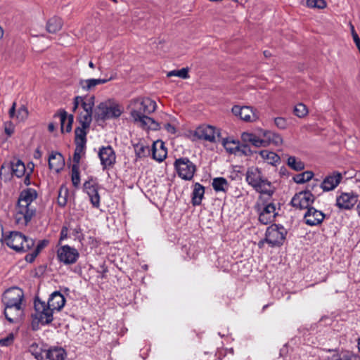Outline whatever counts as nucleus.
Returning a JSON list of instances; mask_svg holds the SVG:
<instances>
[{
	"instance_id": "obj_52",
	"label": "nucleus",
	"mask_w": 360,
	"mask_h": 360,
	"mask_svg": "<svg viewBox=\"0 0 360 360\" xmlns=\"http://www.w3.org/2000/svg\"><path fill=\"white\" fill-rule=\"evenodd\" d=\"M14 335L13 333L8 334L6 338L0 339V347H8L13 344Z\"/></svg>"
},
{
	"instance_id": "obj_4",
	"label": "nucleus",
	"mask_w": 360,
	"mask_h": 360,
	"mask_svg": "<svg viewBox=\"0 0 360 360\" xmlns=\"http://www.w3.org/2000/svg\"><path fill=\"white\" fill-rule=\"evenodd\" d=\"M34 312L32 314V327L33 330L38 329L39 324L43 326L51 323L53 320V311L44 301L35 298L34 302Z\"/></svg>"
},
{
	"instance_id": "obj_44",
	"label": "nucleus",
	"mask_w": 360,
	"mask_h": 360,
	"mask_svg": "<svg viewBox=\"0 0 360 360\" xmlns=\"http://www.w3.org/2000/svg\"><path fill=\"white\" fill-rule=\"evenodd\" d=\"M167 77H178L181 79H188V78H189L188 68H181V70H174L169 71L167 72Z\"/></svg>"
},
{
	"instance_id": "obj_62",
	"label": "nucleus",
	"mask_w": 360,
	"mask_h": 360,
	"mask_svg": "<svg viewBox=\"0 0 360 360\" xmlns=\"http://www.w3.org/2000/svg\"><path fill=\"white\" fill-rule=\"evenodd\" d=\"M236 266L238 268H240V266L245 268V264H243V262H237Z\"/></svg>"
},
{
	"instance_id": "obj_55",
	"label": "nucleus",
	"mask_w": 360,
	"mask_h": 360,
	"mask_svg": "<svg viewBox=\"0 0 360 360\" xmlns=\"http://www.w3.org/2000/svg\"><path fill=\"white\" fill-rule=\"evenodd\" d=\"M165 129L172 134H174L176 131L175 127L169 123L165 124Z\"/></svg>"
},
{
	"instance_id": "obj_56",
	"label": "nucleus",
	"mask_w": 360,
	"mask_h": 360,
	"mask_svg": "<svg viewBox=\"0 0 360 360\" xmlns=\"http://www.w3.org/2000/svg\"><path fill=\"white\" fill-rule=\"evenodd\" d=\"M15 108H16V103L13 102L11 108H10V110L8 111L9 117L11 119L14 118L15 117H16Z\"/></svg>"
},
{
	"instance_id": "obj_5",
	"label": "nucleus",
	"mask_w": 360,
	"mask_h": 360,
	"mask_svg": "<svg viewBox=\"0 0 360 360\" xmlns=\"http://www.w3.org/2000/svg\"><path fill=\"white\" fill-rule=\"evenodd\" d=\"M123 112L122 106L113 100H107L100 103L94 110V118L96 121L119 117Z\"/></svg>"
},
{
	"instance_id": "obj_26",
	"label": "nucleus",
	"mask_w": 360,
	"mask_h": 360,
	"mask_svg": "<svg viewBox=\"0 0 360 360\" xmlns=\"http://www.w3.org/2000/svg\"><path fill=\"white\" fill-rule=\"evenodd\" d=\"M150 150L152 151L153 158L160 162H162L167 155L165 143L160 140L153 143Z\"/></svg>"
},
{
	"instance_id": "obj_17",
	"label": "nucleus",
	"mask_w": 360,
	"mask_h": 360,
	"mask_svg": "<svg viewBox=\"0 0 360 360\" xmlns=\"http://www.w3.org/2000/svg\"><path fill=\"white\" fill-rule=\"evenodd\" d=\"M4 306V314L7 321L11 323L19 322L23 314L24 304H8Z\"/></svg>"
},
{
	"instance_id": "obj_19",
	"label": "nucleus",
	"mask_w": 360,
	"mask_h": 360,
	"mask_svg": "<svg viewBox=\"0 0 360 360\" xmlns=\"http://www.w3.org/2000/svg\"><path fill=\"white\" fill-rule=\"evenodd\" d=\"M249 143L258 148L267 147L266 130L258 127L249 133Z\"/></svg>"
},
{
	"instance_id": "obj_39",
	"label": "nucleus",
	"mask_w": 360,
	"mask_h": 360,
	"mask_svg": "<svg viewBox=\"0 0 360 360\" xmlns=\"http://www.w3.org/2000/svg\"><path fill=\"white\" fill-rule=\"evenodd\" d=\"M314 176V173L311 171H305L302 173L296 174L293 176V181L297 184H304L311 180Z\"/></svg>"
},
{
	"instance_id": "obj_29",
	"label": "nucleus",
	"mask_w": 360,
	"mask_h": 360,
	"mask_svg": "<svg viewBox=\"0 0 360 360\" xmlns=\"http://www.w3.org/2000/svg\"><path fill=\"white\" fill-rule=\"evenodd\" d=\"M58 117L60 118L62 132H70L72 129V124L74 120L73 115H70L68 116L67 112L63 110L60 112Z\"/></svg>"
},
{
	"instance_id": "obj_58",
	"label": "nucleus",
	"mask_w": 360,
	"mask_h": 360,
	"mask_svg": "<svg viewBox=\"0 0 360 360\" xmlns=\"http://www.w3.org/2000/svg\"><path fill=\"white\" fill-rule=\"evenodd\" d=\"M48 129L50 132H53L55 130V124L53 123H49L48 125Z\"/></svg>"
},
{
	"instance_id": "obj_49",
	"label": "nucleus",
	"mask_w": 360,
	"mask_h": 360,
	"mask_svg": "<svg viewBox=\"0 0 360 360\" xmlns=\"http://www.w3.org/2000/svg\"><path fill=\"white\" fill-rule=\"evenodd\" d=\"M307 6L309 8L323 9L326 6L325 0H307Z\"/></svg>"
},
{
	"instance_id": "obj_10",
	"label": "nucleus",
	"mask_w": 360,
	"mask_h": 360,
	"mask_svg": "<svg viewBox=\"0 0 360 360\" xmlns=\"http://www.w3.org/2000/svg\"><path fill=\"white\" fill-rule=\"evenodd\" d=\"M174 168L182 179L191 180L196 170L195 165L188 158H180L174 162Z\"/></svg>"
},
{
	"instance_id": "obj_59",
	"label": "nucleus",
	"mask_w": 360,
	"mask_h": 360,
	"mask_svg": "<svg viewBox=\"0 0 360 360\" xmlns=\"http://www.w3.org/2000/svg\"><path fill=\"white\" fill-rule=\"evenodd\" d=\"M352 38L355 44H358L360 41V38L358 34H354V36H352Z\"/></svg>"
},
{
	"instance_id": "obj_33",
	"label": "nucleus",
	"mask_w": 360,
	"mask_h": 360,
	"mask_svg": "<svg viewBox=\"0 0 360 360\" xmlns=\"http://www.w3.org/2000/svg\"><path fill=\"white\" fill-rule=\"evenodd\" d=\"M62 26V19L60 18L54 16L48 20L46 24V30L50 33H56L60 30Z\"/></svg>"
},
{
	"instance_id": "obj_15",
	"label": "nucleus",
	"mask_w": 360,
	"mask_h": 360,
	"mask_svg": "<svg viewBox=\"0 0 360 360\" xmlns=\"http://www.w3.org/2000/svg\"><path fill=\"white\" fill-rule=\"evenodd\" d=\"M194 136L198 139L214 143L217 136H219V129L211 125L203 124L195 129Z\"/></svg>"
},
{
	"instance_id": "obj_51",
	"label": "nucleus",
	"mask_w": 360,
	"mask_h": 360,
	"mask_svg": "<svg viewBox=\"0 0 360 360\" xmlns=\"http://www.w3.org/2000/svg\"><path fill=\"white\" fill-rule=\"evenodd\" d=\"M275 125L280 129H285L288 127V121L285 118L278 117L274 119Z\"/></svg>"
},
{
	"instance_id": "obj_16",
	"label": "nucleus",
	"mask_w": 360,
	"mask_h": 360,
	"mask_svg": "<svg viewBox=\"0 0 360 360\" xmlns=\"http://www.w3.org/2000/svg\"><path fill=\"white\" fill-rule=\"evenodd\" d=\"M314 195L309 191L300 192L294 195L291 200V205L292 207L303 210L310 208L311 205L314 201Z\"/></svg>"
},
{
	"instance_id": "obj_22",
	"label": "nucleus",
	"mask_w": 360,
	"mask_h": 360,
	"mask_svg": "<svg viewBox=\"0 0 360 360\" xmlns=\"http://www.w3.org/2000/svg\"><path fill=\"white\" fill-rule=\"evenodd\" d=\"M98 156L103 169L113 165L115 162V153L111 146L102 147L99 150Z\"/></svg>"
},
{
	"instance_id": "obj_35",
	"label": "nucleus",
	"mask_w": 360,
	"mask_h": 360,
	"mask_svg": "<svg viewBox=\"0 0 360 360\" xmlns=\"http://www.w3.org/2000/svg\"><path fill=\"white\" fill-rule=\"evenodd\" d=\"M212 187L217 192L219 191H226L229 188V183L226 179L224 177H217L212 181Z\"/></svg>"
},
{
	"instance_id": "obj_36",
	"label": "nucleus",
	"mask_w": 360,
	"mask_h": 360,
	"mask_svg": "<svg viewBox=\"0 0 360 360\" xmlns=\"http://www.w3.org/2000/svg\"><path fill=\"white\" fill-rule=\"evenodd\" d=\"M326 360H360V358L357 354L346 352L342 354H334Z\"/></svg>"
},
{
	"instance_id": "obj_63",
	"label": "nucleus",
	"mask_w": 360,
	"mask_h": 360,
	"mask_svg": "<svg viewBox=\"0 0 360 360\" xmlns=\"http://www.w3.org/2000/svg\"><path fill=\"white\" fill-rule=\"evenodd\" d=\"M356 210L358 212V215L360 217V202L356 206Z\"/></svg>"
},
{
	"instance_id": "obj_61",
	"label": "nucleus",
	"mask_w": 360,
	"mask_h": 360,
	"mask_svg": "<svg viewBox=\"0 0 360 360\" xmlns=\"http://www.w3.org/2000/svg\"><path fill=\"white\" fill-rule=\"evenodd\" d=\"M350 29H351V34L352 36H354V34H358L355 31L354 27L352 24L350 23Z\"/></svg>"
},
{
	"instance_id": "obj_54",
	"label": "nucleus",
	"mask_w": 360,
	"mask_h": 360,
	"mask_svg": "<svg viewBox=\"0 0 360 360\" xmlns=\"http://www.w3.org/2000/svg\"><path fill=\"white\" fill-rule=\"evenodd\" d=\"M4 131L8 136H11L14 132V126L11 122L4 123Z\"/></svg>"
},
{
	"instance_id": "obj_53",
	"label": "nucleus",
	"mask_w": 360,
	"mask_h": 360,
	"mask_svg": "<svg viewBox=\"0 0 360 360\" xmlns=\"http://www.w3.org/2000/svg\"><path fill=\"white\" fill-rule=\"evenodd\" d=\"M249 110H250L252 115H249V122H255L259 120V113L258 110L255 108H251L249 106Z\"/></svg>"
},
{
	"instance_id": "obj_64",
	"label": "nucleus",
	"mask_w": 360,
	"mask_h": 360,
	"mask_svg": "<svg viewBox=\"0 0 360 360\" xmlns=\"http://www.w3.org/2000/svg\"><path fill=\"white\" fill-rule=\"evenodd\" d=\"M89 67L92 68V69H94L95 68V65H94V63L92 61H90L89 63Z\"/></svg>"
},
{
	"instance_id": "obj_6",
	"label": "nucleus",
	"mask_w": 360,
	"mask_h": 360,
	"mask_svg": "<svg viewBox=\"0 0 360 360\" xmlns=\"http://www.w3.org/2000/svg\"><path fill=\"white\" fill-rule=\"evenodd\" d=\"M255 174L253 171H251V174L249 173V184L260 193L259 201L269 200L274 192L271 183L262 178L257 169H255Z\"/></svg>"
},
{
	"instance_id": "obj_11",
	"label": "nucleus",
	"mask_w": 360,
	"mask_h": 360,
	"mask_svg": "<svg viewBox=\"0 0 360 360\" xmlns=\"http://www.w3.org/2000/svg\"><path fill=\"white\" fill-rule=\"evenodd\" d=\"M287 231L282 226L273 224L267 228L265 240L271 246L281 245L285 240Z\"/></svg>"
},
{
	"instance_id": "obj_48",
	"label": "nucleus",
	"mask_w": 360,
	"mask_h": 360,
	"mask_svg": "<svg viewBox=\"0 0 360 360\" xmlns=\"http://www.w3.org/2000/svg\"><path fill=\"white\" fill-rule=\"evenodd\" d=\"M294 114L300 118L304 117L308 114V109L304 104L300 103L295 106Z\"/></svg>"
},
{
	"instance_id": "obj_47",
	"label": "nucleus",
	"mask_w": 360,
	"mask_h": 360,
	"mask_svg": "<svg viewBox=\"0 0 360 360\" xmlns=\"http://www.w3.org/2000/svg\"><path fill=\"white\" fill-rule=\"evenodd\" d=\"M134 150L136 156L140 158L147 156L150 152V148L143 144L136 145L134 147Z\"/></svg>"
},
{
	"instance_id": "obj_41",
	"label": "nucleus",
	"mask_w": 360,
	"mask_h": 360,
	"mask_svg": "<svg viewBox=\"0 0 360 360\" xmlns=\"http://www.w3.org/2000/svg\"><path fill=\"white\" fill-rule=\"evenodd\" d=\"M248 110V106L243 105H234L232 108L233 114L240 117V120L248 121V113L245 112Z\"/></svg>"
},
{
	"instance_id": "obj_60",
	"label": "nucleus",
	"mask_w": 360,
	"mask_h": 360,
	"mask_svg": "<svg viewBox=\"0 0 360 360\" xmlns=\"http://www.w3.org/2000/svg\"><path fill=\"white\" fill-rule=\"evenodd\" d=\"M30 174H27L24 179V183L26 185H29L30 184Z\"/></svg>"
},
{
	"instance_id": "obj_37",
	"label": "nucleus",
	"mask_w": 360,
	"mask_h": 360,
	"mask_svg": "<svg viewBox=\"0 0 360 360\" xmlns=\"http://www.w3.org/2000/svg\"><path fill=\"white\" fill-rule=\"evenodd\" d=\"M287 164L295 171H302L304 169V163L295 156H290L288 158Z\"/></svg>"
},
{
	"instance_id": "obj_42",
	"label": "nucleus",
	"mask_w": 360,
	"mask_h": 360,
	"mask_svg": "<svg viewBox=\"0 0 360 360\" xmlns=\"http://www.w3.org/2000/svg\"><path fill=\"white\" fill-rule=\"evenodd\" d=\"M68 189L62 186L58 191V204L60 207H65L68 202Z\"/></svg>"
},
{
	"instance_id": "obj_24",
	"label": "nucleus",
	"mask_w": 360,
	"mask_h": 360,
	"mask_svg": "<svg viewBox=\"0 0 360 360\" xmlns=\"http://www.w3.org/2000/svg\"><path fill=\"white\" fill-rule=\"evenodd\" d=\"M65 304V298L59 291L52 292L46 303L53 312L60 311L63 308Z\"/></svg>"
},
{
	"instance_id": "obj_50",
	"label": "nucleus",
	"mask_w": 360,
	"mask_h": 360,
	"mask_svg": "<svg viewBox=\"0 0 360 360\" xmlns=\"http://www.w3.org/2000/svg\"><path fill=\"white\" fill-rule=\"evenodd\" d=\"M28 117V110L25 105H22L18 110L16 119L19 121H24Z\"/></svg>"
},
{
	"instance_id": "obj_46",
	"label": "nucleus",
	"mask_w": 360,
	"mask_h": 360,
	"mask_svg": "<svg viewBox=\"0 0 360 360\" xmlns=\"http://www.w3.org/2000/svg\"><path fill=\"white\" fill-rule=\"evenodd\" d=\"M79 124L81 127H77L75 129V137L76 139L80 140L79 143H84L85 144L86 136V129H88L89 127L84 126L82 122H79Z\"/></svg>"
},
{
	"instance_id": "obj_57",
	"label": "nucleus",
	"mask_w": 360,
	"mask_h": 360,
	"mask_svg": "<svg viewBox=\"0 0 360 360\" xmlns=\"http://www.w3.org/2000/svg\"><path fill=\"white\" fill-rule=\"evenodd\" d=\"M67 235H68V229L66 227H63L60 231V241L65 239L67 238Z\"/></svg>"
},
{
	"instance_id": "obj_27",
	"label": "nucleus",
	"mask_w": 360,
	"mask_h": 360,
	"mask_svg": "<svg viewBox=\"0 0 360 360\" xmlns=\"http://www.w3.org/2000/svg\"><path fill=\"white\" fill-rule=\"evenodd\" d=\"M44 353L49 360H65L67 355L64 349L58 347L44 350Z\"/></svg>"
},
{
	"instance_id": "obj_31",
	"label": "nucleus",
	"mask_w": 360,
	"mask_h": 360,
	"mask_svg": "<svg viewBox=\"0 0 360 360\" xmlns=\"http://www.w3.org/2000/svg\"><path fill=\"white\" fill-rule=\"evenodd\" d=\"M205 193V188L200 184L196 183L192 193V203L193 205H200Z\"/></svg>"
},
{
	"instance_id": "obj_21",
	"label": "nucleus",
	"mask_w": 360,
	"mask_h": 360,
	"mask_svg": "<svg viewBox=\"0 0 360 360\" xmlns=\"http://www.w3.org/2000/svg\"><path fill=\"white\" fill-rule=\"evenodd\" d=\"M325 218V214L320 210L311 207L304 215L305 223L309 226H317L322 223Z\"/></svg>"
},
{
	"instance_id": "obj_43",
	"label": "nucleus",
	"mask_w": 360,
	"mask_h": 360,
	"mask_svg": "<svg viewBox=\"0 0 360 360\" xmlns=\"http://www.w3.org/2000/svg\"><path fill=\"white\" fill-rule=\"evenodd\" d=\"M71 180L75 188H77L80 184L79 166L72 165Z\"/></svg>"
},
{
	"instance_id": "obj_13",
	"label": "nucleus",
	"mask_w": 360,
	"mask_h": 360,
	"mask_svg": "<svg viewBox=\"0 0 360 360\" xmlns=\"http://www.w3.org/2000/svg\"><path fill=\"white\" fill-rule=\"evenodd\" d=\"M83 191L89 197L90 202L94 207H100L101 197L98 193V184L92 176L89 177L83 184Z\"/></svg>"
},
{
	"instance_id": "obj_32",
	"label": "nucleus",
	"mask_w": 360,
	"mask_h": 360,
	"mask_svg": "<svg viewBox=\"0 0 360 360\" xmlns=\"http://www.w3.org/2000/svg\"><path fill=\"white\" fill-rule=\"evenodd\" d=\"M259 154L263 160L272 165H276L279 163L281 160L280 157L276 153L267 150H261Z\"/></svg>"
},
{
	"instance_id": "obj_28",
	"label": "nucleus",
	"mask_w": 360,
	"mask_h": 360,
	"mask_svg": "<svg viewBox=\"0 0 360 360\" xmlns=\"http://www.w3.org/2000/svg\"><path fill=\"white\" fill-rule=\"evenodd\" d=\"M8 168L11 169L12 175L18 178L23 176L26 172L25 165L20 160H14Z\"/></svg>"
},
{
	"instance_id": "obj_38",
	"label": "nucleus",
	"mask_w": 360,
	"mask_h": 360,
	"mask_svg": "<svg viewBox=\"0 0 360 360\" xmlns=\"http://www.w3.org/2000/svg\"><path fill=\"white\" fill-rule=\"evenodd\" d=\"M266 139L268 141V146L271 144L279 146L283 143V139L280 134L269 130H266Z\"/></svg>"
},
{
	"instance_id": "obj_14",
	"label": "nucleus",
	"mask_w": 360,
	"mask_h": 360,
	"mask_svg": "<svg viewBox=\"0 0 360 360\" xmlns=\"http://www.w3.org/2000/svg\"><path fill=\"white\" fill-rule=\"evenodd\" d=\"M1 301L4 305L23 304L24 292L20 288H10L3 293Z\"/></svg>"
},
{
	"instance_id": "obj_40",
	"label": "nucleus",
	"mask_w": 360,
	"mask_h": 360,
	"mask_svg": "<svg viewBox=\"0 0 360 360\" xmlns=\"http://www.w3.org/2000/svg\"><path fill=\"white\" fill-rule=\"evenodd\" d=\"M84 148L85 145L84 143H77L76 148L73 155V165H77V166H79L80 159L82 155L84 152Z\"/></svg>"
},
{
	"instance_id": "obj_30",
	"label": "nucleus",
	"mask_w": 360,
	"mask_h": 360,
	"mask_svg": "<svg viewBox=\"0 0 360 360\" xmlns=\"http://www.w3.org/2000/svg\"><path fill=\"white\" fill-rule=\"evenodd\" d=\"M49 243V241L46 239L39 240L34 250L32 252L27 254L25 256V259L29 263L33 262L40 252L48 245Z\"/></svg>"
},
{
	"instance_id": "obj_7",
	"label": "nucleus",
	"mask_w": 360,
	"mask_h": 360,
	"mask_svg": "<svg viewBox=\"0 0 360 360\" xmlns=\"http://www.w3.org/2000/svg\"><path fill=\"white\" fill-rule=\"evenodd\" d=\"M5 243L11 249L20 252H27L34 246V240L27 238L18 231L11 232L10 235L4 238Z\"/></svg>"
},
{
	"instance_id": "obj_12",
	"label": "nucleus",
	"mask_w": 360,
	"mask_h": 360,
	"mask_svg": "<svg viewBox=\"0 0 360 360\" xmlns=\"http://www.w3.org/2000/svg\"><path fill=\"white\" fill-rule=\"evenodd\" d=\"M79 257V254L77 250L68 245H63L57 250V258L58 261L65 265L76 263Z\"/></svg>"
},
{
	"instance_id": "obj_8",
	"label": "nucleus",
	"mask_w": 360,
	"mask_h": 360,
	"mask_svg": "<svg viewBox=\"0 0 360 360\" xmlns=\"http://www.w3.org/2000/svg\"><path fill=\"white\" fill-rule=\"evenodd\" d=\"M268 200L259 201L255 205V209L259 214V221L263 224L271 223L278 214L276 204L269 202Z\"/></svg>"
},
{
	"instance_id": "obj_3",
	"label": "nucleus",
	"mask_w": 360,
	"mask_h": 360,
	"mask_svg": "<svg viewBox=\"0 0 360 360\" xmlns=\"http://www.w3.org/2000/svg\"><path fill=\"white\" fill-rule=\"evenodd\" d=\"M130 115L136 124L148 117L147 115L153 113L157 108L156 103L149 98H139L131 101Z\"/></svg>"
},
{
	"instance_id": "obj_25",
	"label": "nucleus",
	"mask_w": 360,
	"mask_h": 360,
	"mask_svg": "<svg viewBox=\"0 0 360 360\" xmlns=\"http://www.w3.org/2000/svg\"><path fill=\"white\" fill-rule=\"evenodd\" d=\"M65 166V159L61 153L52 152L49 157V167L56 172L61 171Z\"/></svg>"
},
{
	"instance_id": "obj_1",
	"label": "nucleus",
	"mask_w": 360,
	"mask_h": 360,
	"mask_svg": "<svg viewBox=\"0 0 360 360\" xmlns=\"http://www.w3.org/2000/svg\"><path fill=\"white\" fill-rule=\"evenodd\" d=\"M37 198V193L33 188H28L20 192L13 214L15 223L20 227L26 226L35 216Z\"/></svg>"
},
{
	"instance_id": "obj_45",
	"label": "nucleus",
	"mask_w": 360,
	"mask_h": 360,
	"mask_svg": "<svg viewBox=\"0 0 360 360\" xmlns=\"http://www.w3.org/2000/svg\"><path fill=\"white\" fill-rule=\"evenodd\" d=\"M30 352L35 357L37 360H42L44 359L42 347H39L37 344L33 343L29 347Z\"/></svg>"
},
{
	"instance_id": "obj_18",
	"label": "nucleus",
	"mask_w": 360,
	"mask_h": 360,
	"mask_svg": "<svg viewBox=\"0 0 360 360\" xmlns=\"http://www.w3.org/2000/svg\"><path fill=\"white\" fill-rule=\"evenodd\" d=\"M359 195L353 192L342 193L336 198V205L341 210H351L357 202Z\"/></svg>"
},
{
	"instance_id": "obj_2",
	"label": "nucleus",
	"mask_w": 360,
	"mask_h": 360,
	"mask_svg": "<svg viewBox=\"0 0 360 360\" xmlns=\"http://www.w3.org/2000/svg\"><path fill=\"white\" fill-rule=\"evenodd\" d=\"M94 104V96L85 97L77 96L74 98L72 111L79 110L77 120L86 127H90L91 123Z\"/></svg>"
},
{
	"instance_id": "obj_9",
	"label": "nucleus",
	"mask_w": 360,
	"mask_h": 360,
	"mask_svg": "<svg viewBox=\"0 0 360 360\" xmlns=\"http://www.w3.org/2000/svg\"><path fill=\"white\" fill-rule=\"evenodd\" d=\"M243 143H240L239 141L235 140L232 138H226L222 140V145L226 150L235 155H246L248 148V132H243L241 135Z\"/></svg>"
},
{
	"instance_id": "obj_20",
	"label": "nucleus",
	"mask_w": 360,
	"mask_h": 360,
	"mask_svg": "<svg viewBox=\"0 0 360 360\" xmlns=\"http://www.w3.org/2000/svg\"><path fill=\"white\" fill-rule=\"evenodd\" d=\"M342 175L339 172H333L328 175L321 184V188L325 192L334 190L341 182Z\"/></svg>"
},
{
	"instance_id": "obj_23",
	"label": "nucleus",
	"mask_w": 360,
	"mask_h": 360,
	"mask_svg": "<svg viewBox=\"0 0 360 360\" xmlns=\"http://www.w3.org/2000/svg\"><path fill=\"white\" fill-rule=\"evenodd\" d=\"M115 79H117V73L114 72L109 78L82 79L79 85L83 90L88 91L94 89L97 85L105 84Z\"/></svg>"
},
{
	"instance_id": "obj_34",
	"label": "nucleus",
	"mask_w": 360,
	"mask_h": 360,
	"mask_svg": "<svg viewBox=\"0 0 360 360\" xmlns=\"http://www.w3.org/2000/svg\"><path fill=\"white\" fill-rule=\"evenodd\" d=\"M137 124L144 129L156 131L160 129V124L150 117H143V120Z\"/></svg>"
}]
</instances>
